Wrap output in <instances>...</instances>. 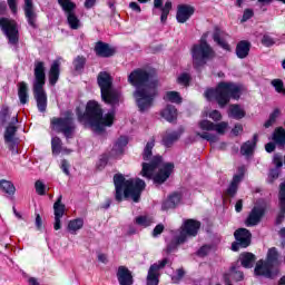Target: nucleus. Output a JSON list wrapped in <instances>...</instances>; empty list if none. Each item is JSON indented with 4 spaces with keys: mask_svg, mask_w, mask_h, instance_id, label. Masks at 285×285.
<instances>
[{
    "mask_svg": "<svg viewBox=\"0 0 285 285\" xmlns=\"http://www.w3.org/2000/svg\"><path fill=\"white\" fill-rule=\"evenodd\" d=\"M279 112V109H274L273 112L269 115V118L265 121L264 128H271V126H273L277 121Z\"/></svg>",
    "mask_w": 285,
    "mask_h": 285,
    "instance_id": "nucleus-48",
    "label": "nucleus"
},
{
    "mask_svg": "<svg viewBox=\"0 0 285 285\" xmlns=\"http://www.w3.org/2000/svg\"><path fill=\"white\" fill-rule=\"evenodd\" d=\"M257 141H259V136L254 134L252 140H247L240 146V155H243V157H253L257 148Z\"/></svg>",
    "mask_w": 285,
    "mask_h": 285,
    "instance_id": "nucleus-25",
    "label": "nucleus"
},
{
    "mask_svg": "<svg viewBox=\"0 0 285 285\" xmlns=\"http://www.w3.org/2000/svg\"><path fill=\"white\" fill-rule=\"evenodd\" d=\"M164 101H170L171 104H181L184 99L181 98V95L179 91H167Z\"/></svg>",
    "mask_w": 285,
    "mask_h": 285,
    "instance_id": "nucleus-42",
    "label": "nucleus"
},
{
    "mask_svg": "<svg viewBox=\"0 0 285 285\" xmlns=\"http://www.w3.org/2000/svg\"><path fill=\"white\" fill-rule=\"evenodd\" d=\"M114 186L115 200L118 204H121V202H128V199L132 200L134 204H139V202H141V193L146 190V181L144 179H126L124 174L114 175Z\"/></svg>",
    "mask_w": 285,
    "mask_h": 285,
    "instance_id": "nucleus-3",
    "label": "nucleus"
},
{
    "mask_svg": "<svg viewBox=\"0 0 285 285\" xmlns=\"http://www.w3.org/2000/svg\"><path fill=\"white\" fill-rule=\"evenodd\" d=\"M195 14V7L190 4H178L176 20L178 23H186Z\"/></svg>",
    "mask_w": 285,
    "mask_h": 285,
    "instance_id": "nucleus-20",
    "label": "nucleus"
},
{
    "mask_svg": "<svg viewBox=\"0 0 285 285\" xmlns=\"http://www.w3.org/2000/svg\"><path fill=\"white\" fill-rule=\"evenodd\" d=\"M179 137V132L177 131L167 134L163 136L161 144L163 146H165V148H171L173 144H175V141H178Z\"/></svg>",
    "mask_w": 285,
    "mask_h": 285,
    "instance_id": "nucleus-38",
    "label": "nucleus"
},
{
    "mask_svg": "<svg viewBox=\"0 0 285 285\" xmlns=\"http://www.w3.org/2000/svg\"><path fill=\"white\" fill-rule=\"evenodd\" d=\"M63 196H59L53 204V229L61 230V218L66 215V204H62Z\"/></svg>",
    "mask_w": 285,
    "mask_h": 285,
    "instance_id": "nucleus-15",
    "label": "nucleus"
},
{
    "mask_svg": "<svg viewBox=\"0 0 285 285\" xmlns=\"http://www.w3.org/2000/svg\"><path fill=\"white\" fill-rule=\"evenodd\" d=\"M175 170V164L173 163H167L165 164L158 173L154 176V184H158L161 186V184H165L170 175H173V171Z\"/></svg>",
    "mask_w": 285,
    "mask_h": 285,
    "instance_id": "nucleus-19",
    "label": "nucleus"
},
{
    "mask_svg": "<svg viewBox=\"0 0 285 285\" xmlns=\"http://www.w3.org/2000/svg\"><path fill=\"white\" fill-rule=\"evenodd\" d=\"M83 228V218H75L69 220L67 230L71 233V235H76L77 230H81Z\"/></svg>",
    "mask_w": 285,
    "mask_h": 285,
    "instance_id": "nucleus-37",
    "label": "nucleus"
},
{
    "mask_svg": "<svg viewBox=\"0 0 285 285\" xmlns=\"http://www.w3.org/2000/svg\"><path fill=\"white\" fill-rule=\"evenodd\" d=\"M154 8H156V10H160V22L166 23V21H168L170 10H173V2L166 1L164 6V0H154Z\"/></svg>",
    "mask_w": 285,
    "mask_h": 285,
    "instance_id": "nucleus-26",
    "label": "nucleus"
},
{
    "mask_svg": "<svg viewBox=\"0 0 285 285\" xmlns=\"http://www.w3.org/2000/svg\"><path fill=\"white\" fill-rule=\"evenodd\" d=\"M94 51L97 57H101L102 59H110V57L117 55V49L115 47H111L108 42L101 40L96 42Z\"/></svg>",
    "mask_w": 285,
    "mask_h": 285,
    "instance_id": "nucleus-16",
    "label": "nucleus"
},
{
    "mask_svg": "<svg viewBox=\"0 0 285 285\" xmlns=\"http://www.w3.org/2000/svg\"><path fill=\"white\" fill-rule=\"evenodd\" d=\"M255 17V11L253 9H245L243 12L242 23H246L249 19H253Z\"/></svg>",
    "mask_w": 285,
    "mask_h": 285,
    "instance_id": "nucleus-59",
    "label": "nucleus"
},
{
    "mask_svg": "<svg viewBox=\"0 0 285 285\" xmlns=\"http://www.w3.org/2000/svg\"><path fill=\"white\" fill-rule=\"evenodd\" d=\"M160 117L169 124H174V121H177V107H175V105H167L164 110H161Z\"/></svg>",
    "mask_w": 285,
    "mask_h": 285,
    "instance_id": "nucleus-32",
    "label": "nucleus"
},
{
    "mask_svg": "<svg viewBox=\"0 0 285 285\" xmlns=\"http://www.w3.org/2000/svg\"><path fill=\"white\" fill-rule=\"evenodd\" d=\"M181 244H186L184 236H176L175 239L167 244L166 253H175V250H177V246H181Z\"/></svg>",
    "mask_w": 285,
    "mask_h": 285,
    "instance_id": "nucleus-39",
    "label": "nucleus"
},
{
    "mask_svg": "<svg viewBox=\"0 0 285 285\" xmlns=\"http://www.w3.org/2000/svg\"><path fill=\"white\" fill-rule=\"evenodd\" d=\"M271 85L278 95H285L284 80L276 78L271 81Z\"/></svg>",
    "mask_w": 285,
    "mask_h": 285,
    "instance_id": "nucleus-46",
    "label": "nucleus"
},
{
    "mask_svg": "<svg viewBox=\"0 0 285 285\" xmlns=\"http://www.w3.org/2000/svg\"><path fill=\"white\" fill-rule=\"evenodd\" d=\"M198 126H199L200 130H207V131L215 130V122H213L208 119L200 120L198 122Z\"/></svg>",
    "mask_w": 285,
    "mask_h": 285,
    "instance_id": "nucleus-50",
    "label": "nucleus"
},
{
    "mask_svg": "<svg viewBox=\"0 0 285 285\" xmlns=\"http://www.w3.org/2000/svg\"><path fill=\"white\" fill-rule=\"evenodd\" d=\"M10 120V108L3 106L0 110V124L1 126H6Z\"/></svg>",
    "mask_w": 285,
    "mask_h": 285,
    "instance_id": "nucleus-47",
    "label": "nucleus"
},
{
    "mask_svg": "<svg viewBox=\"0 0 285 285\" xmlns=\"http://www.w3.org/2000/svg\"><path fill=\"white\" fill-rule=\"evenodd\" d=\"M153 148H155V136L146 144L142 151L144 161H153Z\"/></svg>",
    "mask_w": 285,
    "mask_h": 285,
    "instance_id": "nucleus-36",
    "label": "nucleus"
},
{
    "mask_svg": "<svg viewBox=\"0 0 285 285\" xmlns=\"http://www.w3.org/2000/svg\"><path fill=\"white\" fill-rule=\"evenodd\" d=\"M185 276L186 271L184 269V267H180L176 269V276H173L171 281L174 282V284H179V282H181V279H184Z\"/></svg>",
    "mask_w": 285,
    "mask_h": 285,
    "instance_id": "nucleus-54",
    "label": "nucleus"
},
{
    "mask_svg": "<svg viewBox=\"0 0 285 285\" xmlns=\"http://www.w3.org/2000/svg\"><path fill=\"white\" fill-rule=\"evenodd\" d=\"M190 73L188 72H183L178 78H177V83L180 86H185V88H188L190 86Z\"/></svg>",
    "mask_w": 285,
    "mask_h": 285,
    "instance_id": "nucleus-49",
    "label": "nucleus"
},
{
    "mask_svg": "<svg viewBox=\"0 0 285 285\" xmlns=\"http://www.w3.org/2000/svg\"><path fill=\"white\" fill-rule=\"evenodd\" d=\"M58 4L63 10L67 17V23L71 30H79L81 28V20L75 13L77 4L71 0H58Z\"/></svg>",
    "mask_w": 285,
    "mask_h": 285,
    "instance_id": "nucleus-9",
    "label": "nucleus"
},
{
    "mask_svg": "<svg viewBox=\"0 0 285 285\" xmlns=\"http://www.w3.org/2000/svg\"><path fill=\"white\" fill-rule=\"evenodd\" d=\"M209 119L213 121H222V112L217 109H214L209 112Z\"/></svg>",
    "mask_w": 285,
    "mask_h": 285,
    "instance_id": "nucleus-62",
    "label": "nucleus"
},
{
    "mask_svg": "<svg viewBox=\"0 0 285 285\" xmlns=\"http://www.w3.org/2000/svg\"><path fill=\"white\" fill-rule=\"evenodd\" d=\"M210 250V246L203 245L196 253L198 257H206L208 255V252Z\"/></svg>",
    "mask_w": 285,
    "mask_h": 285,
    "instance_id": "nucleus-63",
    "label": "nucleus"
},
{
    "mask_svg": "<svg viewBox=\"0 0 285 285\" xmlns=\"http://www.w3.org/2000/svg\"><path fill=\"white\" fill-rule=\"evenodd\" d=\"M281 170L277 168L269 169L268 184H275L276 179H279Z\"/></svg>",
    "mask_w": 285,
    "mask_h": 285,
    "instance_id": "nucleus-52",
    "label": "nucleus"
},
{
    "mask_svg": "<svg viewBox=\"0 0 285 285\" xmlns=\"http://www.w3.org/2000/svg\"><path fill=\"white\" fill-rule=\"evenodd\" d=\"M279 250L277 247H271L267 250L265 259H259L254 268L256 277H265V279H275L279 275Z\"/></svg>",
    "mask_w": 285,
    "mask_h": 285,
    "instance_id": "nucleus-6",
    "label": "nucleus"
},
{
    "mask_svg": "<svg viewBox=\"0 0 285 285\" xmlns=\"http://www.w3.org/2000/svg\"><path fill=\"white\" fill-rule=\"evenodd\" d=\"M161 161H164V158L160 155H156L149 163H142V169L140 171L141 177L153 179V173H155V170L161 166Z\"/></svg>",
    "mask_w": 285,
    "mask_h": 285,
    "instance_id": "nucleus-14",
    "label": "nucleus"
},
{
    "mask_svg": "<svg viewBox=\"0 0 285 285\" xmlns=\"http://www.w3.org/2000/svg\"><path fill=\"white\" fill-rule=\"evenodd\" d=\"M61 138L59 137H53L51 138V153L52 155H61Z\"/></svg>",
    "mask_w": 285,
    "mask_h": 285,
    "instance_id": "nucleus-45",
    "label": "nucleus"
},
{
    "mask_svg": "<svg viewBox=\"0 0 285 285\" xmlns=\"http://www.w3.org/2000/svg\"><path fill=\"white\" fill-rule=\"evenodd\" d=\"M236 242L232 243V250L237 253L240 248H248L253 239V234L247 228H238L234 233Z\"/></svg>",
    "mask_w": 285,
    "mask_h": 285,
    "instance_id": "nucleus-11",
    "label": "nucleus"
},
{
    "mask_svg": "<svg viewBox=\"0 0 285 285\" xmlns=\"http://www.w3.org/2000/svg\"><path fill=\"white\" fill-rule=\"evenodd\" d=\"M0 28L11 46L19 43V27L17 26V21L10 18H2Z\"/></svg>",
    "mask_w": 285,
    "mask_h": 285,
    "instance_id": "nucleus-10",
    "label": "nucleus"
},
{
    "mask_svg": "<svg viewBox=\"0 0 285 285\" xmlns=\"http://www.w3.org/2000/svg\"><path fill=\"white\" fill-rule=\"evenodd\" d=\"M250 41L248 40H240L237 42L236 45V57L238 59H246V57H248V55H250Z\"/></svg>",
    "mask_w": 285,
    "mask_h": 285,
    "instance_id": "nucleus-31",
    "label": "nucleus"
},
{
    "mask_svg": "<svg viewBox=\"0 0 285 285\" xmlns=\"http://www.w3.org/2000/svg\"><path fill=\"white\" fill-rule=\"evenodd\" d=\"M136 224L138 226H142V228H148V226L153 225V219L148 218L147 216H138L136 217Z\"/></svg>",
    "mask_w": 285,
    "mask_h": 285,
    "instance_id": "nucleus-51",
    "label": "nucleus"
},
{
    "mask_svg": "<svg viewBox=\"0 0 285 285\" xmlns=\"http://www.w3.org/2000/svg\"><path fill=\"white\" fill-rule=\"evenodd\" d=\"M240 132H244V126L242 124H236L232 129V135H234V137H239Z\"/></svg>",
    "mask_w": 285,
    "mask_h": 285,
    "instance_id": "nucleus-64",
    "label": "nucleus"
},
{
    "mask_svg": "<svg viewBox=\"0 0 285 285\" xmlns=\"http://www.w3.org/2000/svg\"><path fill=\"white\" fill-rule=\"evenodd\" d=\"M119 285H132L135 284V278L132 272L128 267L120 265L116 273Z\"/></svg>",
    "mask_w": 285,
    "mask_h": 285,
    "instance_id": "nucleus-21",
    "label": "nucleus"
},
{
    "mask_svg": "<svg viewBox=\"0 0 285 285\" xmlns=\"http://www.w3.org/2000/svg\"><path fill=\"white\" fill-rule=\"evenodd\" d=\"M17 124H19V115L13 116L9 125L6 127V130H4L6 144H12V141H14V136L17 135V130H19V127H17Z\"/></svg>",
    "mask_w": 285,
    "mask_h": 285,
    "instance_id": "nucleus-22",
    "label": "nucleus"
},
{
    "mask_svg": "<svg viewBox=\"0 0 285 285\" xmlns=\"http://www.w3.org/2000/svg\"><path fill=\"white\" fill-rule=\"evenodd\" d=\"M181 203V194L178 191L173 193L168 196L166 200L163 202L161 209L163 210H170L173 208H177Z\"/></svg>",
    "mask_w": 285,
    "mask_h": 285,
    "instance_id": "nucleus-28",
    "label": "nucleus"
},
{
    "mask_svg": "<svg viewBox=\"0 0 285 285\" xmlns=\"http://www.w3.org/2000/svg\"><path fill=\"white\" fill-rule=\"evenodd\" d=\"M106 166H108V155H102L98 163L96 164V168L97 170H104V168H106Z\"/></svg>",
    "mask_w": 285,
    "mask_h": 285,
    "instance_id": "nucleus-57",
    "label": "nucleus"
},
{
    "mask_svg": "<svg viewBox=\"0 0 285 285\" xmlns=\"http://www.w3.org/2000/svg\"><path fill=\"white\" fill-rule=\"evenodd\" d=\"M127 146H128V137L120 136L114 144V147L109 153V156L114 157V159H117V157L124 155V148H126Z\"/></svg>",
    "mask_w": 285,
    "mask_h": 285,
    "instance_id": "nucleus-27",
    "label": "nucleus"
},
{
    "mask_svg": "<svg viewBox=\"0 0 285 285\" xmlns=\"http://www.w3.org/2000/svg\"><path fill=\"white\" fill-rule=\"evenodd\" d=\"M215 49L208 43L205 37H202L199 43L193 45L191 47V59L194 68H202L213 61L216 57Z\"/></svg>",
    "mask_w": 285,
    "mask_h": 285,
    "instance_id": "nucleus-7",
    "label": "nucleus"
},
{
    "mask_svg": "<svg viewBox=\"0 0 285 285\" xmlns=\"http://www.w3.org/2000/svg\"><path fill=\"white\" fill-rule=\"evenodd\" d=\"M28 83L26 81H21L18 83V97L22 106H26V104L30 101V94L28 92Z\"/></svg>",
    "mask_w": 285,
    "mask_h": 285,
    "instance_id": "nucleus-33",
    "label": "nucleus"
},
{
    "mask_svg": "<svg viewBox=\"0 0 285 285\" xmlns=\"http://www.w3.org/2000/svg\"><path fill=\"white\" fill-rule=\"evenodd\" d=\"M87 59L83 56H77L72 63L76 72H83V68H86Z\"/></svg>",
    "mask_w": 285,
    "mask_h": 285,
    "instance_id": "nucleus-43",
    "label": "nucleus"
},
{
    "mask_svg": "<svg viewBox=\"0 0 285 285\" xmlns=\"http://www.w3.org/2000/svg\"><path fill=\"white\" fill-rule=\"evenodd\" d=\"M50 128L55 132L65 135L67 139H72V135H75V130H77L72 112L67 111L66 117H52L50 119Z\"/></svg>",
    "mask_w": 285,
    "mask_h": 285,
    "instance_id": "nucleus-8",
    "label": "nucleus"
},
{
    "mask_svg": "<svg viewBox=\"0 0 285 285\" xmlns=\"http://www.w3.org/2000/svg\"><path fill=\"white\" fill-rule=\"evenodd\" d=\"M23 10L29 26L37 29V12H35V4L32 3V0H24Z\"/></svg>",
    "mask_w": 285,
    "mask_h": 285,
    "instance_id": "nucleus-23",
    "label": "nucleus"
},
{
    "mask_svg": "<svg viewBox=\"0 0 285 285\" xmlns=\"http://www.w3.org/2000/svg\"><path fill=\"white\" fill-rule=\"evenodd\" d=\"M200 228L202 223L199 220L189 218L181 225L179 236L184 237L185 242H188V237H197Z\"/></svg>",
    "mask_w": 285,
    "mask_h": 285,
    "instance_id": "nucleus-12",
    "label": "nucleus"
},
{
    "mask_svg": "<svg viewBox=\"0 0 285 285\" xmlns=\"http://www.w3.org/2000/svg\"><path fill=\"white\" fill-rule=\"evenodd\" d=\"M243 87L239 83L233 81H220L215 88H208L205 91V97L209 101L216 100L219 108H226L230 104V99L236 101L242 97Z\"/></svg>",
    "mask_w": 285,
    "mask_h": 285,
    "instance_id": "nucleus-4",
    "label": "nucleus"
},
{
    "mask_svg": "<svg viewBox=\"0 0 285 285\" xmlns=\"http://www.w3.org/2000/svg\"><path fill=\"white\" fill-rule=\"evenodd\" d=\"M278 206H279V212L276 216L275 225L282 226V224H284V220H285V181L279 184Z\"/></svg>",
    "mask_w": 285,
    "mask_h": 285,
    "instance_id": "nucleus-18",
    "label": "nucleus"
},
{
    "mask_svg": "<svg viewBox=\"0 0 285 285\" xmlns=\"http://www.w3.org/2000/svg\"><path fill=\"white\" fill-rule=\"evenodd\" d=\"M272 139L276 146L284 148L285 146V128L276 127L273 131Z\"/></svg>",
    "mask_w": 285,
    "mask_h": 285,
    "instance_id": "nucleus-35",
    "label": "nucleus"
},
{
    "mask_svg": "<svg viewBox=\"0 0 285 285\" xmlns=\"http://www.w3.org/2000/svg\"><path fill=\"white\" fill-rule=\"evenodd\" d=\"M97 83L100 88L101 101L111 109L104 115V108L97 100H89L86 104L85 111L76 109L78 124L90 128L94 132L101 135L106 132V128H111L115 125V117L117 115V107L121 104V92L112 88V76L107 71H100L97 76Z\"/></svg>",
    "mask_w": 285,
    "mask_h": 285,
    "instance_id": "nucleus-1",
    "label": "nucleus"
},
{
    "mask_svg": "<svg viewBox=\"0 0 285 285\" xmlns=\"http://www.w3.org/2000/svg\"><path fill=\"white\" fill-rule=\"evenodd\" d=\"M128 83L136 88L134 98L136 99L139 112H146L155 104V99L159 95L157 89L159 80L148 69L137 68L129 73Z\"/></svg>",
    "mask_w": 285,
    "mask_h": 285,
    "instance_id": "nucleus-2",
    "label": "nucleus"
},
{
    "mask_svg": "<svg viewBox=\"0 0 285 285\" xmlns=\"http://www.w3.org/2000/svg\"><path fill=\"white\" fill-rule=\"evenodd\" d=\"M33 77V99L36 100L38 112L43 114L48 110V94L43 89L46 86V62H35Z\"/></svg>",
    "mask_w": 285,
    "mask_h": 285,
    "instance_id": "nucleus-5",
    "label": "nucleus"
},
{
    "mask_svg": "<svg viewBox=\"0 0 285 285\" xmlns=\"http://www.w3.org/2000/svg\"><path fill=\"white\" fill-rule=\"evenodd\" d=\"M0 188L2 193H6V195L12 196L14 193H17V187H14V184L10 180L1 179L0 180Z\"/></svg>",
    "mask_w": 285,
    "mask_h": 285,
    "instance_id": "nucleus-41",
    "label": "nucleus"
},
{
    "mask_svg": "<svg viewBox=\"0 0 285 285\" xmlns=\"http://www.w3.org/2000/svg\"><path fill=\"white\" fill-rule=\"evenodd\" d=\"M164 230H166V226H164V224H158L155 226V228L151 232V237H157L158 235H161V233H164Z\"/></svg>",
    "mask_w": 285,
    "mask_h": 285,
    "instance_id": "nucleus-61",
    "label": "nucleus"
},
{
    "mask_svg": "<svg viewBox=\"0 0 285 285\" xmlns=\"http://www.w3.org/2000/svg\"><path fill=\"white\" fill-rule=\"evenodd\" d=\"M166 264H168V258L150 265L147 274V285H159V271L166 268Z\"/></svg>",
    "mask_w": 285,
    "mask_h": 285,
    "instance_id": "nucleus-13",
    "label": "nucleus"
},
{
    "mask_svg": "<svg viewBox=\"0 0 285 285\" xmlns=\"http://www.w3.org/2000/svg\"><path fill=\"white\" fill-rule=\"evenodd\" d=\"M244 175H245L244 167H239L238 174L233 176V179L225 191V195L227 197L233 198V197H235V195H237V191L239 190V184H242V181L244 180Z\"/></svg>",
    "mask_w": 285,
    "mask_h": 285,
    "instance_id": "nucleus-17",
    "label": "nucleus"
},
{
    "mask_svg": "<svg viewBox=\"0 0 285 285\" xmlns=\"http://www.w3.org/2000/svg\"><path fill=\"white\" fill-rule=\"evenodd\" d=\"M239 259H240V266H243V268H253L257 259V256H255V254L250 252H244L240 254Z\"/></svg>",
    "mask_w": 285,
    "mask_h": 285,
    "instance_id": "nucleus-34",
    "label": "nucleus"
},
{
    "mask_svg": "<svg viewBox=\"0 0 285 285\" xmlns=\"http://www.w3.org/2000/svg\"><path fill=\"white\" fill-rule=\"evenodd\" d=\"M229 117H233V119L237 120L244 119V117H246V111H244L239 105H230Z\"/></svg>",
    "mask_w": 285,
    "mask_h": 285,
    "instance_id": "nucleus-40",
    "label": "nucleus"
},
{
    "mask_svg": "<svg viewBox=\"0 0 285 285\" xmlns=\"http://www.w3.org/2000/svg\"><path fill=\"white\" fill-rule=\"evenodd\" d=\"M273 164H274L275 168L279 170V168H282V166H284V160L282 159V155L275 154L273 157Z\"/></svg>",
    "mask_w": 285,
    "mask_h": 285,
    "instance_id": "nucleus-60",
    "label": "nucleus"
},
{
    "mask_svg": "<svg viewBox=\"0 0 285 285\" xmlns=\"http://www.w3.org/2000/svg\"><path fill=\"white\" fill-rule=\"evenodd\" d=\"M226 128H228V122H226V121L214 124V130H216V132H218V135H225Z\"/></svg>",
    "mask_w": 285,
    "mask_h": 285,
    "instance_id": "nucleus-55",
    "label": "nucleus"
},
{
    "mask_svg": "<svg viewBox=\"0 0 285 285\" xmlns=\"http://www.w3.org/2000/svg\"><path fill=\"white\" fill-rule=\"evenodd\" d=\"M200 139H205L206 141H209L210 144H216L217 141V136L208 132H197L196 134Z\"/></svg>",
    "mask_w": 285,
    "mask_h": 285,
    "instance_id": "nucleus-53",
    "label": "nucleus"
},
{
    "mask_svg": "<svg viewBox=\"0 0 285 285\" xmlns=\"http://www.w3.org/2000/svg\"><path fill=\"white\" fill-rule=\"evenodd\" d=\"M264 215H266V209L264 207H254L245 220L246 226H257V224L262 222Z\"/></svg>",
    "mask_w": 285,
    "mask_h": 285,
    "instance_id": "nucleus-24",
    "label": "nucleus"
},
{
    "mask_svg": "<svg viewBox=\"0 0 285 285\" xmlns=\"http://www.w3.org/2000/svg\"><path fill=\"white\" fill-rule=\"evenodd\" d=\"M227 274L229 275V279L232 277V279H234L235 282H242V279H244V272L237 271L236 265H232L229 268V273Z\"/></svg>",
    "mask_w": 285,
    "mask_h": 285,
    "instance_id": "nucleus-44",
    "label": "nucleus"
},
{
    "mask_svg": "<svg viewBox=\"0 0 285 285\" xmlns=\"http://www.w3.org/2000/svg\"><path fill=\"white\" fill-rule=\"evenodd\" d=\"M261 43L265 46V48H272V46H275V39H273V37L268 35H264L261 40Z\"/></svg>",
    "mask_w": 285,
    "mask_h": 285,
    "instance_id": "nucleus-56",
    "label": "nucleus"
},
{
    "mask_svg": "<svg viewBox=\"0 0 285 285\" xmlns=\"http://www.w3.org/2000/svg\"><path fill=\"white\" fill-rule=\"evenodd\" d=\"M60 75H61V61L53 60L49 69L50 86H57V81H59Z\"/></svg>",
    "mask_w": 285,
    "mask_h": 285,
    "instance_id": "nucleus-30",
    "label": "nucleus"
},
{
    "mask_svg": "<svg viewBox=\"0 0 285 285\" xmlns=\"http://www.w3.org/2000/svg\"><path fill=\"white\" fill-rule=\"evenodd\" d=\"M37 195H46V185L41 180H37L35 184Z\"/></svg>",
    "mask_w": 285,
    "mask_h": 285,
    "instance_id": "nucleus-58",
    "label": "nucleus"
},
{
    "mask_svg": "<svg viewBox=\"0 0 285 285\" xmlns=\"http://www.w3.org/2000/svg\"><path fill=\"white\" fill-rule=\"evenodd\" d=\"M213 41L219 46V48H223V50H226L227 52H230V45L224 39V32L219 27L214 28L213 32Z\"/></svg>",
    "mask_w": 285,
    "mask_h": 285,
    "instance_id": "nucleus-29",
    "label": "nucleus"
}]
</instances>
